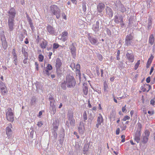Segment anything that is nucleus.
<instances>
[{
    "mask_svg": "<svg viewBox=\"0 0 155 155\" xmlns=\"http://www.w3.org/2000/svg\"><path fill=\"white\" fill-rule=\"evenodd\" d=\"M52 54V52H50L48 53V56L49 57V58L50 59L51 58V56Z\"/></svg>",
    "mask_w": 155,
    "mask_h": 155,
    "instance_id": "obj_62",
    "label": "nucleus"
},
{
    "mask_svg": "<svg viewBox=\"0 0 155 155\" xmlns=\"http://www.w3.org/2000/svg\"><path fill=\"white\" fill-rule=\"evenodd\" d=\"M6 133L9 138L12 137V132H8H8H6Z\"/></svg>",
    "mask_w": 155,
    "mask_h": 155,
    "instance_id": "obj_45",
    "label": "nucleus"
},
{
    "mask_svg": "<svg viewBox=\"0 0 155 155\" xmlns=\"http://www.w3.org/2000/svg\"><path fill=\"white\" fill-rule=\"evenodd\" d=\"M141 134V132H140V130L137 131L135 133L134 140L137 143H139L140 141Z\"/></svg>",
    "mask_w": 155,
    "mask_h": 155,
    "instance_id": "obj_12",
    "label": "nucleus"
},
{
    "mask_svg": "<svg viewBox=\"0 0 155 155\" xmlns=\"http://www.w3.org/2000/svg\"><path fill=\"white\" fill-rule=\"evenodd\" d=\"M14 20L13 19L11 18H8V25L9 27V30L10 31H12L14 29Z\"/></svg>",
    "mask_w": 155,
    "mask_h": 155,
    "instance_id": "obj_11",
    "label": "nucleus"
},
{
    "mask_svg": "<svg viewBox=\"0 0 155 155\" xmlns=\"http://www.w3.org/2000/svg\"><path fill=\"white\" fill-rule=\"evenodd\" d=\"M0 89L2 93V94H5L8 93V91L7 89V88L5 85L3 83V84H2L1 87H0Z\"/></svg>",
    "mask_w": 155,
    "mask_h": 155,
    "instance_id": "obj_18",
    "label": "nucleus"
},
{
    "mask_svg": "<svg viewBox=\"0 0 155 155\" xmlns=\"http://www.w3.org/2000/svg\"><path fill=\"white\" fill-rule=\"evenodd\" d=\"M48 31L51 34H53L55 32L54 28L50 25H48L47 27Z\"/></svg>",
    "mask_w": 155,
    "mask_h": 155,
    "instance_id": "obj_21",
    "label": "nucleus"
},
{
    "mask_svg": "<svg viewBox=\"0 0 155 155\" xmlns=\"http://www.w3.org/2000/svg\"><path fill=\"white\" fill-rule=\"evenodd\" d=\"M35 65L36 67V69L37 71H38L39 70V64L38 62H36L35 63Z\"/></svg>",
    "mask_w": 155,
    "mask_h": 155,
    "instance_id": "obj_50",
    "label": "nucleus"
},
{
    "mask_svg": "<svg viewBox=\"0 0 155 155\" xmlns=\"http://www.w3.org/2000/svg\"><path fill=\"white\" fill-rule=\"evenodd\" d=\"M46 69H48L49 71L51 70L52 69V67L50 64H48L47 67L46 68Z\"/></svg>",
    "mask_w": 155,
    "mask_h": 155,
    "instance_id": "obj_40",
    "label": "nucleus"
},
{
    "mask_svg": "<svg viewBox=\"0 0 155 155\" xmlns=\"http://www.w3.org/2000/svg\"><path fill=\"white\" fill-rule=\"evenodd\" d=\"M154 38L153 34H151L150 35L149 38V42L151 45H152L154 41Z\"/></svg>",
    "mask_w": 155,
    "mask_h": 155,
    "instance_id": "obj_24",
    "label": "nucleus"
},
{
    "mask_svg": "<svg viewBox=\"0 0 155 155\" xmlns=\"http://www.w3.org/2000/svg\"><path fill=\"white\" fill-rule=\"evenodd\" d=\"M97 123L96 124V127L97 128L99 127V125H101V123L104 122V119L101 114H99L98 116L97 120Z\"/></svg>",
    "mask_w": 155,
    "mask_h": 155,
    "instance_id": "obj_7",
    "label": "nucleus"
},
{
    "mask_svg": "<svg viewBox=\"0 0 155 155\" xmlns=\"http://www.w3.org/2000/svg\"><path fill=\"white\" fill-rule=\"evenodd\" d=\"M70 67L72 68V70L74 71L76 74H78L79 75H81L80 72V66L79 64H77L75 66V64L74 63H71Z\"/></svg>",
    "mask_w": 155,
    "mask_h": 155,
    "instance_id": "obj_4",
    "label": "nucleus"
},
{
    "mask_svg": "<svg viewBox=\"0 0 155 155\" xmlns=\"http://www.w3.org/2000/svg\"><path fill=\"white\" fill-rule=\"evenodd\" d=\"M153 58V56L152 55H151L150 58L148 59L147 63V64H149V65H150L152 62Z\"/></svg>",
    "mask_w": 155,
    "mask_h": 155,
    "instance_id": "obj_27",
    "label": "nucleus"
},
{
    "mask_svg": "<svg viewBox=\"0 0 155 155\" xmlns=\"http://www.w3.org/2000/svg\"><path fill=\"white\" fill-rule=\"evenodd\" d=\"M140 60H138L137 63L135 64L134 67V69L135 70H136L138 68L139 65L140 64Z\"/></svg>",
    "mask_w": 155,
    "mask_h": 155,
    "instance_id": "obj_36",
    "label": "nucleus"
},
{
    "mask_svg": "<svg viewBox=\"0 0 155 155\" xmlns=\"http://www.w3.org/2000/svg\"><path fill=\"white\" fill-rule=\"evenodd\" d=\"M92 28L94 31H97L99 30V26L94 25H93Z\"/></svg>",
    "mask_w": 155,
    "mask_h": 155,
    "instance_id": "obj_29",
    "label": "nucleus"
},
{
    "mask_svg": "<svg viewBox=\"0 0 155 155\" xmlns=\"http://www.w3.org/2000/svg\"><path fill=\"white\" fill-rule=\"evenodd\" d=\"M13 53L14 58H17L16 55V54L15 53V49H13Z\"/></svg>",
    "mask_w": 155,
    "mask_h": 155,
    "instance_id": "obj_58",
    "label": "nucleus"
},
{
    "mask_svg": "<svg viewBox=\"0 0 155 155\" xmlns=\"http://www.w3.org/2000/svg\"><path fill=\"white\" fill-rule=\"evenodd\" d=\"M114 21L117 24H118L120 22L123 23V18L122 16H121L119 18L117 16H115L114 17Z\"/></svg>",
    "mask_w": 155,
    "mask_h": 155,
    "instance_id": "obj_16",
    "label": "nucleus"
},
{
    "mask_svg": "<svg viewBox=\"0 0 155 155\" xmlns=\"http://www.w3.org/2000/svg\"><path fill=\"white\" fill-rule=\"evenodd\" d=\"M120 133V128H118L117 129L116 131V134L117 135H118Z\"/></svg>",
    "mask_w": 155,
    "mask_h": 155,
    "instance_id": "obj_57",
    "label": "nucleus"
},
{
    "mask_svg": "<svg viewBox=\"0 0 155 155\" xmlns=\"http://www.w3.org/2000/svg\"><path fill=\"white\" fill-rule=\"evenodd\" d=\"M148 25H147V28H150V27H151L152 25V18H149L148 19Z\"/></svg>",
    "mask_w": 155,
    "mask_h": 155,
    "instance_id": "obj_28",
    "label": "nucleus"
},
{
    "mask_svg": "<svg viewBox=\"0 0 155 155\" xmlns=\"http://www.w3.org/2000/svg\"><path fill=\"white\" fill-rule=\"evenodd\" d=\"M120 11L122 12H126V9L124 6H123L121 8Z\"/></svg>",
    "mask_w": 155,
    "mask_h": 155,
    "instance_id": "obj_51",
    "label": "nucleus"
},
{
    "mask_svg": "<svg viewBox=\"0 0 155 155\" xmlns=\"http://www.w3.org/2000/svg\"><path fill=\"white\" fill-rule=\"evenodd\" d=\"M144 133L145 135V136L148 137L150 135V132L147 130L145 131Z\"/></svg>",
    "mask_w": 155,
    "mask_h": 155,
    "instance_id": "obj_48",
    "label": "nucleus"
},
{
    "mask_svg": "<svg viewBox=\"0 0 155 155\" xmlns=\"http://www.w3.org/2000/svg\"><path fill=\"white\" fill-rule=\"evenodd\" d=\"M146 81L147 83H149L150 82V77H148L147 78Z\"/></svg>",
    "mask_w": 155,
    "mask_h": 155,
    "instance_id": "obj_55",
    "label": "nucleus"
},
{
    "mask_svg": "<svg viewBox=\"0 0 155 155\" xmlns=\"http://www.w3.org/2000/svg\"><path fill=\"white\" fill-rule=\"evenodd\" d=\"M28 58H26L23 60V62L24 64H26L27 62Z\"/></svg>",
    "mask_w": 155,
    "mask_h": 155,
    "instance_id": "obj_59",
    "label": "nucleus"
},
{
    "mask_svg": "<svg viewBox=\"0 0 155 155\" xmlns=\"http://www.w3.org/2000/svg\"><path fill=\"white\" fill-rule=\"evenodd\" d=\"M49 100L50 101V106H51L52 104H54V100L51 96L49 97Z\"/></svg>",
    "mask_w": 155,
    "mask_h": 155,
    "instance_id": "obj_35",
    "label": "nucleus"
},
{
    "mask_svg": "<svg viewBox=\"0 0 155 155\" xmlns=\"http://www.w3.org/2000/svg\"><path fill=\"white\" fill-rule=\"evenodd\" d=\"M66 81H65L61 84V87L63 90H65L66 88Z\"/></svg>",
    "mask_w": 155,
    "mask_h": 155,
    "instance_id": "obj_34",
    "label": "nucleus"
},
{
    "mask_svg": "<svg viewBox=\"0 0 155 155\" xmlns=\"http://www.w3.org/2000/svg\"><path fill=\"white\" fill-rule=\"evenodd\" d=\"M134 36L131 34L127 35L125 39V45L127 46L131 45V41L133 40Z\"/></svg>",
    "mask_w": 155,
    "mask_h": 155,
    "instance_id": "obj_5",
    "label": "nucleus"
},
{
    "mask_svg": "<svg viewBox=\"0 0 155 155\" xmlns=\"http://www.w3.org/2000/svg\"><path fill=\"white\" fill-rule=\"evenodd\" d=\"M60 45L57 43H54L53 44V50L58 48Z\"/></svg>",
    "mask_w": 155,
    "mask_h": 155,
    "instance_id": "obj_37",
    "label": "nucleus"
},
{
    "mask_svg": "<svg viewBox=\"0 0 155 155\" xmlns=\"http://www.w3.org/2000/svg\"><path fill=\"white\" fill-rule=\"evenodd\" d=\"M25 43L26 44H28L29 43L28 39L27 38H26L25 41Z\"/></svg>",
    "mask_w": 155,
    "mask_h": 155,
    "instance_id": "obj_64",
    "label": "nucleus"
},
{
    "mask_svg": "<svg viewBox=\"0 0 155 155\" xmlns=\"http://www.w3.org/2000/svg\"><path fill=\"white\" fill-rule=\"evenodd\" d=\"M84 126L83 125H81V124H80L79 126L78 127V130L80 133H83L84 132V129L83 128H84Z\"/></svg>",
    "mask_w": 155,
    "mask_h": 155,
    "instance_id": "obj_26",
    "label": "nucleus"
},
{
    "mask_svg": "<svg viewBox=\"0 0 155 155\" xmlns=\"http://www.w3.org/2000/svg\"><path fill=\"white\" fill-rule=\"evenodd\" d=\"M90 144L89 143H86L84 145L83 149V151L84 154H85L88 151L90 148Z\"/></svg>",
    "mask_w": 155,
    "mask_h": 155,
    "instance_id": "obj_20",
    "label": "nucleus"
},
{
    "mask_svg": "<svg viewBox=\"0 0 155 155\" xmlns=\"http://www.w3.org/2000/svg\"><path fill=\"white\" fill-rule=\"evenodd\" d=\"M43 124L42 123L41 121L38 122L37 124V125L39 127H41Z\"/></svg>",
    "mask_w": 155,
    "mask_h": 155,
    "instance_id": "obj_53",
    "label": "nucleus"
},
{
    "mask_svg": "<svg viewBox=\"0 0 155 155\" xmlns=\"http://www.w3.org/2000/svg\"><path fill=\"white\" fill-rule=\"evenodd\" d=\"M88 106L89 108H91L92 107L90 103V101L89 100L88 101Z\"/></svg>",
    "mask_w": 155,
    "mask_h": 155,
    "instance_id": "obj_63",
    "label": "nucleus"
},
{
    "mask_svg": "<svg viewBox=\"0 0 155 155\" xmlns=\"http://www.w3.org/2000/svg\"><path fill=\"white\" fill-rule=\"evenodd\" d=\"M8 111L6 112V117L7 120L13 122L14 120L13 114L11 108H8Z\"/></svg>",
    "mask_w": 155,
    "mask_h": 155,
    "instance_id": "obj_3",
    "label": "nucleus"
},
{
    "mask_svg": "<svg viewBox=\"0 0 155 155\" xmlns=\"http://www.w3.org/2000/svg\"><path fill=\"white\" fill-rule=\"evenodd\" d=\"M154 111L153 110L148 111V113L150 115H153L154 114Z\"/></svg>",
    "mask_w": 155,
    "mask_h": 155,
    "instance_id": "obj_54",
    "label": "nucleus"
},
{
    "mask_svg": "<svg viewBox=\"0 0 155 155\" xmlns=\"http://www.w3.org/2000/svg\"><path fill=\"white\" fill-rule=\"evenodd\" d=\"M122 123L123 125V126L120 125V127L122 130H125L127 128V126L124 124L123 122Z\"/></svg>",
    "mask_w": 155,
    "mask_h": 155,
    "instance_id": "obj_38",
    "label": "nucleus"
},
{
    "mask_svg": "<svg viewBox=\"0 0 155 155\" xmlns=\"http://www.w3.org/2000/svg\"><path fill=\"white\" fill-rule=\"evenodd\" d=\"M108 86L106 81H104V91H107Z\"/></svg>",
    "mask_w": 155,
    "mask_h": 155,
    "instance_id": "obj_31",
    "label": "nucleus"
},
{
    "mask_svg": "<svg viewBox=\"0 0 155 155\" xmlns=\"http://www.w3.org/2000/svg\"><path fill=\"white\" fill-rule=\"evenodd\" d=\"M83 91L84 95H86L88 93V88L86 86L83 87Z\"/></svg>",
    "mask_w": 155,
    "mask_h": 155,
    "instance_id": "obj_30",
    "label": "nucleus"
},
{
    "mask_svg": "<svg viewBox=\"0 0 155 155\" xmlns=\"http://www.w3.org/2000/svg\"><path fill=\"white\" fill-rule=\"evenodd\" d=\"M12 127V125L11 124H9L8 125V127L6 128V132H12V130L11 128Z\"/></svg>",
    "mask_w": 155,
    "mask_h": 155,
    "instance_id": "obj_25",
    "label": "nucleus"
},
{
    "mask_svg": "<svg viewBox=\"0 0 155 155\" xmlns=\"http://www.w3.org/2000/svg\"><path fill=\"white\" fill-rule=\"evenodd\" d=\"M49 70H48V69H46L45 70V74L48 76L50 75V73H49Z\"/></svg>",
    "mask_w": 155,
    "mask_h": 155,
    "instance_id": "obj_52",
    "label": "nucleus"
},
{
    "mask_svg": "<svg viewBox=\"0 0 155 155\" xmlns=\"http://www.w3.org/2000/svg\"><path fill=\"white\" fill-rule=\"evenodd\" d=\"M148 140V137L144 136L143 137L142 142L143 143H145L147 142Z\"/></svg>",
    "mask_w": 155,
    "mask_h": 155,
    "instance_id": "obj_33",
    "label": "nucleus"
},
{
    "mask_svg": "<svg viewBox=\"0 0 155 155\" xmlns=\"http://www.w3.org/2000/svg\"><path fill=\"white\" fill-rule=\"evenodd\" d=\"M126 56L127 60L130 62L132 63L134 60V57L133 53L132 52L129 53L127 52L126 54Z\"/></svg>",
    "mask_w": 155,
    "mask_h": 155,
    "instance_id": "obj_8",
    "label": "nucleus"
},
{
    "mask_svg": "<svg viewBox=\"0 0 155 155\" xmlns=\"http://www.w3.org/2000/svg\"><path fill=\"white\" fill-rule=\"evenodd\" d=\"M48 44V42L46 41H42L40 44L41 48L43 49H45L47 46Z\"/></svg>",
    "mask_w": 155,
    "mask_h": 155,
    "instance_id": "obj_23",
    "label": "nucleus"
},
{
    "mask_svg": "<svg viewBox=\"0 0 155 155\" xmlns=\"http://www.w3.org/2000/svg\"><path fill=\"white\" fill-rule=\"evenodd\" d=\"M151 88V86L149 84H144L141 87V90L143 92H148Z\"/></svg>",
    "mask_w": 155,
    "mask_h": 155,
    "instance_id": "obj_13",
    "label": "nucleus"
},
{
    "mask_svg": "<svg viewBox=\"0 0 155 155\" xmlns=\"http://www.w3.org/2000/svg\"><path fill=\"white\" fill-rule=\"evenodd\" d=\"M150 104L153 105H154L155 104V101L153 100H151L150 101Z\"/></svg>",
    "mask_w": 155,
    "mask_h": 155,
    "instance_id": "obj_60",
    "label": "nucleus"
},
{
    "mask_svg": "<svg viewBox=\"0 0 155 155\" xmlns=\"http://www.w3.org/2000/svg\"><path fill=\"white\" fill-rule=\"evenodd\" d=\"M83 118L84 121H85L87 119V113L86 111H85L83 114Z\"/></svg>",
    "mask_w": 155,
    "mask_h": 155,
    "instance_id": "obj_41",
    "label": "nucleus"
},
{
    "mask_svg": "<svg viewBox=\"0 0 155 155\" xmlns=\"http://www.w3.org/2000/svg\"><path fill=\"white\" fill-rule=\"evenodd\" d=\"M65 81L66 85L68 87H72L74 86L76 84V81L74 78L70 75L67 76Z\"/></svg>",
    "mask_w": 155,
    "mask_h": 155,
    "instance_id": "obj_1",
    "label": "nucleus"
},
{
    "mask_svg": "<svg viewBox=\"0 0 155 155\" xmlns=\"http://www.w3.org/2000/svg\"><path fill=\"white\" fill-rule=\"evenodd\" d=\"M130 119V117L127 115L124 116V118L122 119V120L123 121H125L127 120H129Z\"/></svg>",
    "mask_w": 155,
    "mask_h": 155,
    "instance_id": "obj_43",
    "label": "nucleus"
},
{
    "mask_svg": "<svg viewBox=\"0 0 155 155\" xmlns=\"http://www.w3.org/2000/svg\"><path fill=\"white\" fill-rule=\"evenodd\" d=\"M138 127V129L137 131H139L140 130V132H141V129L142 128V125L141 124L138 123L137 124Z\"/></svg>",
    "mask_w": 155,
    "mask_h": 155,
    "instance_id": "obj_44",
    "label": "nucleus"
},
{
    "mask_svg": "<svg viewBox=\"0 0 155 155\" xmlns=\"http://www.w3.org/2000/svg\"><path fill=\"white\" fill-rule=\"evenodd\" d=\"M106 13L109 17H112L113 16L112 10L110 7H107L106 8Z\"/></svg>",
    "mask_w": 155,
    "mask_h": 155,
    "instance_id": "obj_17",
    "label": "nucleus"
},
{
    "mask_svg": "<svg viewBox=\"0 0 155 155\" xmlns=\"http://www.w3.org/2000/svg\"><path fill=\"white\" fill-rule=\"evenodd\" d=\"M70 49L71 52L73 57H75L76 56V48L74 46V43H72L70 47Z\"/></svg>",
    "mask_w": 155,
    "mask_h": 155,
    "instance_id": "obj_14",
    "label": "nucleus"
},
{
    "mask_svg": "<svg viewBox=\"0 0 155 155\" xmlns=\"http://www.w3.org/2000/svg\"><path fill=\"white\" fill-rule=\"evenodd\" d=\"M105 7V5L103 3H100L97 6V11L99 13H101L104 10Z\"/></svg>",
    "mask_w": 155,
    "mask_h": 155,
    "instance_id": "obj_10",
    "label": "nucleus"
},
{
    "mask_svg": "<svg viewBox=\"0 0 155 155\" xmlns=\"http://www.w3.org/2000/svg\"><path fill=\"white\" fill-rule=\"evenodd\" d=\"M24 55L25 56V57H26V58H27L28 57V53L27 52L25 51L23 53Z\"/></svg>",
    "mask_w": 155,
    "mask_h": 155,
    "instance_id": "obj_61",
    "label": "nucleus"
},
{
    "mask_svg": "<svg viewBox=\"0 0 155 155\" xmlns=\"http://www.w3.org/2000/svg\"><path fill=\"white\" fill-rule=\"evenodd\" d=\"M88 38L90 42L91 43V44L93 45H94L96 44L97 41V39H96V38L92 37L90 36H89L88 37Z\"/></svg>",
    "mask_w": 155,
    "mask_h": 155,
    "instance_id": "obj_22",
    "label": "nucleus"
},
{
    "mask_svg": "<svg viewBox=\"0 0 155 155\" xmlns=\"http://www.w3.org/2000/svg\"><path fill=\"white\" fill-rule=\"evenodd\" d=\"M8 13L9 14V18H10L12 19H13V20H14L16 14V12L15 9L13 8H11L9 11H8Z\"/></svg>",
    "mask_w": 155,
    "mask_h": 155,
    "instance_id": "obj_6",
    "label": "nucleus"
},
{
    "mask_svg": "<svg viewBox=\"0 0 155 155\" xmlns=\"http://www.w3.org/2000/svg\"><path fill=\"white\" fill-rule=\"evenodd\" d=\"M96 74H97V75L98 76L100 75V72H99V68L97 66L96 67Z\"/></svg>",
    "mask_w": 155,
    "mask_h": 155,
    "instance_id": "obj_49",
    "label": "nucleus"
},
{
    "mask_svg": "<svg viewBox=\"0 0 155 155\" xmlns=\"http://www.w3.org/2000/svg\"><path fill=\"white\" fill-rule=\"evenodd\" d=\"M62 65L61 61L59 58H57L56 61L55 67L57 71L60 70L61 67Z\"/></svg>",
    "mask_w": 155,
    "mask_h": 155,
    "instance_id": "obj_9",
    "label": "nucleus"
},
{
    "mask_svg": "<svg viewBox=\"0 0 155 155\" xmlns=\"http://www.w3.org/2000/svg\"><path fill=\"white\" fill-rule=\"evenodd\" d=\"M36 99L35 98H32L31 101V105H33L36 101Z\"/></svg>",
    "mask_w": 155,
    "mask_h": 155,
    "instance_id": "obj_46",
    "label": "nucleus"
},
{
    "mask_svg": "<svg viewBox=\"0 0 155 155\" xmlns=\"http://www.w3.org/2000/svg\"><path fill=\"white\" fill-rule=\"evenodd\" d=\"M68 35V32L67 31H64L62 33V37H64L67 36Z\"/></svg>",
    "mask_w": 155,
    "mask_h": 155,
    "instance_id": "obj_42",
    "label": "nucleus"
},
{
    "mask_svg": "<svg viewBox=\"0 0 155 155\" xmlns=\"http://www.w3.org/2000/svg\"><path fill=\"white\" fill-rule=\"evenodd\" d=\"M2 45L3 48L5 50L7 49L8 45L6 38L5 36H3L1 38Z\"/></svg>",
    "mask_w": 155,
    "mask_h": 155,
    "instance_id": "obj_15",
    "label": "nucleus"
},
{
    "mask_svg": "<svg viewBox=\"0 0 155 155\" xmlns=\"http://www.w3.org/2000/svg\"><path fill=\"white\" fill-rule=\"evenodd\" d=\"M50 106L51 107L54 114H55L56 113V109L55 106L54 105V104H51V106Z\"/></svg>",
    "mask_w": 155,
    "mask_h": 155,
    "instance_id": "obj_39",
    "label": "nucleus"
},
{
    "mask_svg": "<svg viewBox=\"0 0 155 155\" xmlns=\"http://www.w3.org/2000/svg\"><path fill=\"white\" fill-rule=\"evenodd\" d=\"M51 11L54 15H55L57 18H59L60 16V11L58 7L55 5L50 6Z\"/></svg>",
    "mask_w": 155,
    "mask_h": 155,
    "instance_id": "obj_2",
    "label": "nucleus"
},
{
    "mask_svg": "<svg viewBox=\"0 0 155 155\" xmlns=\"http://www.w3.org/2000/svg\"><path fill=\"white\" fill-rule=\"evenodd\" d=\"M68 120L69 121L70 125L71 126H74L75 124V121L74 119L73 118V116L72 115L69 117Z\"/></svg>",
    "mask_w": 155,
    "mask_h": 155,
    "instance_id": "obj_19",
    "label": "nucleus"
},
{
    "mask_svg": "<svg viewBox=\"0 0 155 155\" xmlns=\"http://www.w3.org/2000/svg\"><path fill=\"white\" fill-rule=\"evenodd\" d=\"M120 54V50H118L117 52V60H119L120 59V58L119 57V55Z\"/></svg>",
    "mask_w": 155,
    "mask_h": 155,
    "instance_id": "obj_47",
    "label": "nucleus"
},
{
    "mask_svg": "<svg viewBox=\"0 0 155 155\" xmlns=\"http://www.w3.org/2000/svg\"><path fill=\"white\" fill-rule=\"evenodd\" d=\"M126 105H125L124 107H123L122 109V111L123 112H124L126 110Z\"/></svg>",
    "mask_w": 155,
    "mask_h": 155,
    "instance_id": "obj_56",
    "label": "nucleus"
},
{
    "mask_svg": "<svg viewBox=\"0 0 155 155\" xmlns=\"http://www.w3.org/2000/svg\"><path fill=\"white\" fill-rule=\"evenodd\" d=\"M44 56L41 54H40L38 56V61L40 62H42L44 60Z\"/></svg>",
    "mask_w": 155,
    "mask_h": 155,
    "instance_id": "obj_32",
    "label": "nucleus"
}]
</instances>
